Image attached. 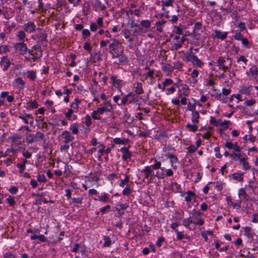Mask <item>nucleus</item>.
Masks as SVG:
<instances>
[{
    "instance_id": "nucleus-1",
    "label": "nucleus",
    "mask_w": 258,
    "mask_h": 258,
    "mask_svg": "<svg viewBox=\"0 0 258 258\" xmlns=\"http://www.w3.org/2000/svg\"><path fill=\"white\" fill-rule=\"evenodd\" d=\"M106 105L108 107H99L94 110L91 113L92 118L94 119L100 120L101 119V115H102L104 112H110L113 109L112 105L109 102H108Z\"/></svg>"
},
{
    "instance_id": "nucleus-11",
    "label": "nucleus",
    "mask_w": 258,
    "mask_h": 258,
    "mask_svg": "<svg viewBox=\"0 0 258 258\" xmlns=\"http://www.w3.org/2000/svg\"><path fill=\"white\" fill-rule=\"evenodd\" d=\"M111 80L113 87L116 88L118 91L121 92V87L123 85V81L120 79H117V77L115 76H112Z\"/></svg>"
},
{
    "instance_id": "nucleus-21",
    "label": "nucleus",
    "mask_w": 258,
    "mask_h": 258,
    "mask_svg": "<svg viewBox=\"0 0 258 258\" xmlns=\"http://www.w3.org/2000/svg\"><path fill=\"white\" fill-rule=\"evenodd\" d=\"M252 91V86L251 85H249L248 86H243L239 90V92L241 94H246L247 95H250Z\"/></svg>"
},
{
    "instance_id": "nucleus-34",
    "label": "nucleus",
    "mask_w": 258,
    "mask_h": 258,
    "mask_svg": "<svg viewBox=\"0 0 258 258\" xmlns=\"http://www.w3.org/2000/svg\"><path fill=\"white\" fill-rule=\"evenodd\" d=\"M98 147L100 148V149L98 151V159L99 161H101L102 160V154L104 152V148H105V147L103 144H100Z\"/></svg>"
},
{
    "instance_id": "nucleus-63",
    "label": "nucleus",
    "mask_w": 258,
    "mask_h": 258,
    "mask_svg": "<svg viewBox=\"0 0 258 258\" xmlns=\"http://www.w3.org/2000/svg\"><path fill=\"white\" fill-rule=\"evenodd\" d=\"M3 256L5 258H16V255L12 252H8L4 253Z\"/></svg>"
},
{
    "instance_id": "nucleus-56",
    "label": "nucleus",
    "mask_w": 258,
    "mask_h": 258,
    "mask_svg": "<svg viewBox=\"0 0 258 258\" xmlns=\"http://www.w3.org/2000/svg\"><path fill=\"white\" fill-rule=\"evenodd\" d=\"M112 55L113 58H116L119 55L118 50L116 47L115 48H112L111 50H109Z\"/></svg>"
},
{
    "instance_id": "nucleus-23",
    "label": "nucleus",
    "mask_w": 258,
    "mask_h": 258,
    "mask_svg": "<svg viewBox=\"0 0 258 258\" xmlns=\"http://www.w3.org/2000/svg\"><path fill=\"white\" fill-rule=\"evenodd\" d=\"M25 30L27 32H33L35 31L36 26L33 22H28L25 25Z\"/></svg>"
},
{
    "instance_id": "nucleus-5",
    "label": "nucleus",
    "mask_w": 258,
    "mask_h": 258,
    "mask_svg": "<svg viewBox=\"0 0 258 258\" xmlns=\"http://www.w3.org/2000/svg\"><path fill=\"white\" fill-rule=\"evenodd\" d=\"M183 33H172L171 36L173 38L172 43L174 45L175 48L178 49L181 47L182 43L185 40Z\"/></svg>"
},
{
    "instance_id": "nucleus-43",
    "label": "nucleus",
    "mask_w": 258,
    "mask_h": 258,
    "mask_svg": "<svg viewBox=\"0 0 258 258\" xmlns=\"http://www.w3.org/2000/svg\"><path fill=\"white\" fill-rule=\"evenodd\" d=\"M130 181V176L127 175H125V178L121 180L119 185L121 187H123L125 184H126Z\"/></svg>"
},
{
    "instance_id": "nucleus-4",
    "label": "nucleus",
    "mask_w": 258,
    "mask_h": 258,
    "mask_svg": "<svg viewBox=\"0 0 258 258\" xmlns=\"http://www.w3.org/2000/svg\"><path fill=\"white\" fill-rule=\"evenodd\" d=\"M185 59L187 61L191 62L194 67L202 68L204 66V62L191 51L186 54Z\"/></svg>"
},
{
    "instance_id": "nucleus-64",
    "label": "nucleus",
    "mask_w": 258,
    "mask_h": 258,
    "mask_svg": "<svg viewBox=\"0 0 258 258\" xmlns=\"http://www.w3.org/2000/svg\"><path fill=\"white\" fill-rule=\"evenodd\" d=\"M212 128H211L203 135V137L206 139H209L212 136Z\"/></svg>"
},
{
    "instance_id": "nucleus-18",
    "label": "nucleus",
    "mask_w": 258,
    "mask_h": 258,
    "mask_svg": "<svg viewBox=\"0 0 258 258\" xmlns=\"http://www.w3.org/2000/svg\"><path fill=\"white\" fill-rule=\"evenodd\" d=\"M61 135L63 136V142L66 144H68L69 143L72 142L75 139V138L71 135L69 131H66L62 132Z\"/></svg>"
},
{
    "instance_id": "nucleus-6",
    "label": "nucleus",
    "mask_w": 258,
    "mask_h": 258,
    "mask_svg": "<svg viewBox=\"0 0 258 258\" xmlns=\"http://www.w3.org/2000/svg\"><path fill=\"white\" fill-rule=\"evenodd\" d=\"M174 85L178 88V97H187L190 94V89L188 85L185 84H181L178 85L174 83Z\"/></svg>"
},
{
    "instance_id": "nucleus-52",
    "label": "nucleus",
    "mask_w": 258,
    "mask_h": 258,
    "mask_svg": "<svg viewBox=\"0 0 258 258\" xmlns=\"http://www.w3.org/2000/svg\"><path fill=\"white\" fill-rule=\"evenodd\" d=\"M164 71L168 72L171 73L173 71V67L169 64H166L162 67Z\"/></svg>"
},
{
    "instance_id": "nucleus-9",
    "label": "nucleus",
    "mask_w": 258,
    "mask_h": 258,
    "mask_svg": "<svg viewBox=\"0 0 258 258\" xmlns=\"http://www.w3.org/2000/svg\"><path fill=\"white\" fill-rule=\"evenodd\" d=\"M21 139L22 136L16 134H14L9 138V139L11 141L12 145H15L16 146H19L21 145Z\"/></svg>"
},
{
    "instance_id": "nucleus-44",
    "label": "nucleus",
    "mask_w": 258,
    "mask_h": 258,
    "mask_svg": "<svg viewBox=\"0 0 258 258\" xmlns=\"http://www.w3.org/2000/svg\"><path fill=\"white\" fill-rule=\"evenodd\" d=\"M27 162V160L25 159L24 160L23 163L22 164L18 163L17 166L18 167L20 168L19 169V172L20 173H22L24 172V171L25 170L26 165L25 164Z\"/></svg>"
},
{
    "instance_id": "nucleus-42",
    "label": "nucleus",
    "mask_w": 258,
    "mask_h": 258,
    "mask_svg": "<svg viewBox=\"0 0 258 258\" xmlns=\"http://www.w3.org/2000/svg\"><path fill=\"white\" fill-rule=\"evenodd\" d=\"M98 198L99 200L103 203L107 202L109 199L106 193H103L101 196H98Z\"/></svg>"
},
{
    "instance_id": "nucleus-16",
    "label": "nucleus",
    "mask_w": 258,
    "mask_h": 258,
    "mask_svg": "<svg viewBox=\"0 0 258 258\" xmlns=\"http://www.w3.org/2000/svg\"><path fill=\"white\" fill-rule=\"evenodd\" d=\"M0 65L3 67V70L6 71L10 68L11 61L7 56H3L0 61Z\"/></svg>"
},
{
    "instance_id": "nucleus-14",
    "label": "nucleus",
    "mask_w": 258,
    "mask_h": 258,
    "mask_svg": "<svg viewBox=\"0 0 258 258\" xmlns=\"http://www.w3.org/2000/svg\"><path fill=\"white\" fill-rule=\"evenodd\" d=\"M120 152L122 153V159L124 161H127L131 158L132 153L128 150V148L123 147L120 148Z\"/></svg>"
},
{
    "instance_id": "nucleus-40",
    "label": "nucleus",
    "mask_w": 258,
    "mask_h": 258,
    "mask_svg": "<svg viewBox=\"0 0 258 258\" xmlns=\"http://www.w3.org/2000/svg\"><path fill=\"white\" fill-rule=\"evenodd\" d=\"M227 33H215L212 35V37L223 40L227 37Z\"/></svg>"
},
{
    "instance_id": "nucleus-8",
    "label": "nucleus",
    "mask_w": 258,
    "mask_h": 258,
    "mask_svg": "<svg viewBox=\"0 0 258 258\" xmlns=\"http://www.w3.org/2000/svg\"><path fill=\"white\" fill-rule=\"evenodd\" d=\"M193 219H192L193 224L195 225H202L204 224V220L202 217L201 213L200 212H194L192 214Z\"/></svg>"
},
{
    "instance_id": "nucleus-46",
    "label": "nucleus",
    "mask_w": 258,
    "mask_h": 258,
    "mask_svg": "<svg viewBox=\"0 0 258 258\" xmlns=\"http://www.w3.org/2000/svg\"><path fill=\"white\" fill-rule=\"evenodd\" d=\"M132 192L131 186L130 185L127 184L126 187L122 191V194L125 196H128Z\"/></svg>"
},
{
    "instance_id": "nucleus-10",
    "label": "nucleus",
    "mask_w": 258,
    "mask_h": 258,
    "mask_svg": "<svg viewBox=\"0 0 258 258\" xmlns=\"http://www.w3.org/2000/svg\"><path fill=\"white\" fill-rule=\"evenodd\" d=\"M217 63L219 69H221L224 71H229L231 64L230 63L228 66L226 64V61L225 59L222 57H219L217 59Z\"/></svg>"
},
{
    "instance_id": "nucleus-59",
    "label": "nucleus",
    "mask_w": 258,
    "mask_h": 258,
    "mask_svg": "<svg viewBox=\"0 0 258 258\" xmlns=\"http://www.w3.org/2000/svg\"><path fill=\"white\" fill-rule=\"evenodd\" d=\"M37 180L40 182H46L47 180L44 174H39L37 175Z\"/></svg>"
},
{
    "instance_id": "nucleus-32",
    "label": "nucleus",
    "mask_w": 258,
    "mask_h": 258,
    "mask_svg": "<svg viewBox=\"0 0 258 258\" xmlns=\"http://www.w3.org/2000/svg\"><path fill=\"white\" fill-rule=\"evenodd\" d=\"M185 127L188 131L192 132L194 133L197 132L198 129L197 124L194 123L193 124H191L190 123H188L186 125Z\"/></svg>"
},
{
    "instance_id": "nucleus-36",
    "label": "nucleus",
    "mask_w": 258,
    "mask_h": 258,
    "mask_svg": "<svg viewBox=\"0 0 258 258\" xmlns=\"http://www.w3.org/2000/svg\"><path fill=\"white\" fill-rule=\"evenodd\" d=\"M135 92L138 95H141L143 93V89L142 87V84L141 82H138L136 87Z\"/></svg>"
},
{
    "instance_id": "nucleus-61",
    "label": "nucleus",
    "mask_w": 258,
    "mask_h": 258,
    "mask_svg": "<svg viewBox=\"0 0 258 258\" xmlns=\"http://www.w3.org/2000/svg\"><path fill=\"white\" fill-rule=\"evenodd\" d=\"M119 43V40H114L113 42L111 43H110L109 45V50H111L112 48H115L116 47L117 44Z\"/></svg>"
},
{
    "instance_id": "nucleus-54",
    "label": "nucleus",
    "mask_w": 258,
    "mask_h": 258,
    "mask_svg": "<svg viewBox=\"0 0 258 258\" xmlns=\"http://www.w3.org/2000/svg\"><path fill=\"white\" fill-rule=\"evenodd\" d=\"M231 157L234 161H238L241 157L240 154L239 153H232L230 154Z\"/></svg>"
},
{
    "instance_id": "nucleus-24",
    "label": "nucleus",
    "mask_w": 258,
    "mask_h": 258,
    "mask_svg": "<svg viewBox=\"0 0 258 258\" xmlns=\"http://www.w3.org/2000/svg\"><path fill=\"white\" fill-rule=\"evenodd\" d=\"M200 114L198 111H194L191 113V121L194 124H198L199 122Z\"/></svg>"
},
{
    "instance_id": "nucleus-62",
    "label": "nucleus",
    "mask_w": 258,
    "mask_h": 258,
    "mask_svg": "<svg viewBox=\"0 0 258 258\" xmlns=\"http://www.w3.org/2000/svg\"><path fill=\"white\" fill-rule=\"evenodd\" d=\"M214 151L215 152V156L218 158H221L222 155L220 153V148L219 147H216L214 148Z\"/></svg>"
},
{
    "instance_id": "nucleus-53",
    "label": "nucleus",
    "mask_w": 258,
    "mask_h": 258,
    "mask_svg": "<svg viewBox=\"0 0 258 258\" xmlns=\"http://www.w3.org/2000/svg\"><path fill=\"white\" fill-rule=\"evenodd\" d=\"M155 163L153 165L151 166V168L153 170L154 169L157 170V169L161 168V162L158 161L156 160H155Z\"/></svg>"
},
{
    "instance_id": "nucleus-26",
    "label": "nucleus",
    "mask_w": 258,
    "mask_h": 258,
    "mask_svg": "<svg viewBox=\"0 0 258 258\" xmlns=\"http://www.w3.org/2000/svg\"><path fill=\"white\" fill-rule=\"evenodd\" d=\"M103 240H104V243L103 244L104 247H109L111 246L112 243L114 242V241L112 242L110 238L106 235L103 236Z\"/></svg>"
},
{
    "instance_id": "nucleus-38",
    "label": "nucleus",
    "mask_w": 258,
    "mask_h": 258,
    "mask_svg": "<svg viewBox=\"0 0 258 258\" xmlns=\"http://www.w3.org/2000/svg\"><path fill=\"white\" fill-rule=\"evenodd\" d=\"M193 223L192 219L190 217L184 219L182 221V225L186 228L190 229L189 226L190 224Z\"/></svg>"
},
{
    "instance_id": "nucleus-22",
    "label": "nucleus",
    "mask_w": 258,
    "mask_h": 258,
    "mask_svg": "<svg viewBox=\"0 0 258 258\" xmlns=\"http://www.w3.org/2000/svg\"><path fill=\"white\" fill-rule=\"evenodd\" d=\"M181 98L180 101L177 98H173L171 100V102L175 105L179 106L180 102L182 105H186L187 104V98L186 97H179Z\"/></svg>"
},
{
    "instance_id": "nucleus-20",
    "label": "nucleus",
    "mask_w": 258,
    "mask_h": 258,
    "mask_svg": "<svg viewBox=\"0 0 258 258\" xmlns=\"http://www.w3.org/2000/svg\"><path fill=\"white\" fill-rule=\"evenodd\" d=\"M247 74L252 79H255L258 75V68L256 66H252L247 72Z\"/></svg>"
},
{
    "instance_id": "nucleus-60",
    "label": "nucleus",
    "mask_w": 258,
    "mask_h": 258,
    "mask_svg": "<svg viewBox=\"0 0 258 258\" xmlns=\"http://www.w3.org/2000/svg\"><path fill=\"white\" fill-rule=\"evenodd\" d=\"M9 51V49L7 45H1L0 46V53H6Z\"/></svg>"
},
{
    "instance_id": "nucleus-55",
    "label": "nucleus",
    "mask_w": 258,
    "mask_h": 258,
    "mask_svg": "<svg viewBox=\"0 0 258 258\" xmlns=\"http://www.w3.org/2000/svg\"><path fill=\"white\" fill-rule=\"evenodd\" d=\"M173 83L172 80L169 78H166L165 79V80L163 82V85L166 88V87L168 86L171 84H172Z\"/></svg>"
},
{
    "instance_id": "nucleus-57",
    "label": "nucleus",
    "mask_w": 258,
    "mask_h": 258,
    "mask_svg": "<svg viewBox=\"0 0 258 258\" xmlns=\"http://www.w3.org/2000/svg\"><path fill=\"white\" fill-rule=\"evenodd\" d=\"M74 112L73 109H69L67 112L65 113V116L70 120H72L73 113Z\"/></svg>"
},
{
    "instance_id": "nucleus-50",
    "label": "nucleus",
    "mask_w": 258,
    "mask_h": 258,
    "mask_svg": "<svg viewBox=\"0 0 258 258\" xmlns=\"http://www.w3.org/2000/svg\"><path fill=\"white\" fill-rule=\"evenodd\" d=\"M173 0H165L162 2V6L170 7L173 6Z\"/></svg>"
},
{
    "instance_id": "nucleus-31",
    "label": "nucleus",
    "mask_w": 258,
    "mask_h": 258,
    "mask_svg": "<svg viewBox=\"0 0 258 258\" xmlns=\"http://www.w3.org/2000/svg\"><path fill=\"white\" fill-rule=\"evenodd\" d=\"M116 58H118V63L120 64L125 65L128 63L127 58L124 55L119 54Z\"/></svg>"
},
{
    "instance_id": "nucleus-28",
    "label": "nucleus",
    "mask_w": 258,
    "mask_h": 258,
    "mask_svg": "<svg viewBox=\"0 0 258 258\" xmlns=\"http://www.w3.org/2000/svg\"><path fill=\"white\" fill-rule=\"evenodd\" d=\"M23 74L27 75V77L31 81H34L36 78V72L34 71H27Z\"/></svg>"
},
{
    "instance_id": "nucleus-3",
    "label": "nucleus",
    "mask_w": 258,
    "mask_h": 258,
    "mask_svg": "<svg viewBox=\"0 0 258 258\" xmlns=\"http://www.w3.org/2000/svg\"><path fill=\"white\" fill-rule=\"evenodd\" d=\"M104 27L105 24L103 23L102 17L98 18L96 23H92L90 25V28L92 31H96L99 29L98 32H109L108 30H104Z\"/></svg>"
},
{
    "instance_id": "nucleus-29",
    "label": "nucleus",
    "mask_w": 258,
    "mask_h": 258,
    "mask_svg": "<svg viewBox=\"0 0 258 258\" xmlns=\"http://www.w3.org/2000/svg\"><path fill=\"white\" fill-rule=\"evenodd\" d=\"M186 196L185 197V201L187 202H190L192 200L195 199L196 195L194 192L192 191H188L186 193Z\"/></svg>"
},
{
    "instance_id": "nucleus-47",
    "label": "nucleus",
    "mask_w": 258,
    "mask_h": 258,
    "mask_svg": "<svg viewBox=\"0 0 258 258\" xmlns=\"http://www.w3.org/2000/svg\"><path fill=\"white\" fill-rule=\"evenodd\" d=\"M141 25L144 28H149L151 26V21L149 20H145L141 21Z\"/></svg>"
},
{
    "instance_id": "nucleus-25",
    "label": "nucleus",
    "mask_w": 258,
    "mask_h": 258,
    "mask_svg": "<svg viewBox=\"0 0 258 258\" xmlns=\"http://www.w3.org/2000/svg\"><path fill=\"white\" fill-rule=\"evenodd\" d=\"M113 142L116 144L126 145L128 144L129 140L125 138H115L113 139Z\"/></svg>"
},
{
    "instance_id": "nucleus-35",
    "label": "nucleus",
    "mask_w": 258,
    "mask_h": 258,
    "mask_svg": "<svg viewBox=\"0 0 258 258\" xmlns=\"http://www.w3.org/2000/svg\"><path fill=\"white\" fill-rule=\"evenodd\" d=\"M166 21L165 20H161L158 21L156 23L157 30L159 32H161L163 29V25L166 23Z\"/></svg>"
},
{
    "instance_id": "nucleus-49",
    "label": "nucleus",
    "mask_w": 258,
    "mask_h": 258,
    "mask_svg": "<svg viewBox=\"0 0 258 258\" xmlns=\"http://www.w3.org/2000/svg\"><path fill=\"white\" fill-rule=\"evenodd\" d=\"M85 123L87 127L91 126L92 124L91 118L89 115H87L85 117Z\"/></svg>"
},
{
    "instance_id": "nucleus-2",
    "label": "nucleus",
    "mask_w": 258,
    "mask_h": 258,
    "mask_svg": "<svg viewBox=\"0 0 258 258\" xmlns=\"http://www.w3.org/2000/svg\"><path fill=\"white\" fill-rule=\"evenodd\" d=\"M26 142L28 144H32L34 142L40 141H45V136L43 133L40 131H37L35 134H29L26 136Z\"/></svg>"
},
{
    "instance_id": "nucleus-13",
    "label": "nucleus",
    "mask_w": 258,
    "mask_h": 258,
    "mask_svg": "<svg viewBox=\"0 0 258 258\" xmlns=\"http://www.w3.org/2000/svg\"><path fill=\"white\" fill-rule=\"evenodd\" d=\"M142 172L144 173V175L145 178H148L150 177V178L152 179L155 176L154 172L153 169L151 168V166H145Z\"/></svg>"
},
{
    "instance_id": "nucleus-45",
    "label": "nucleus",
    "mask_w": 258,
    "mask_h": 258,
    "mask_svg": "<svg viewBox=\"0 0 258 258\" xmlns=\"http://www.w3.org/2000/svg\"><path fill=\"white\" fill-rule=\"evenodd\" d=\"M175 86L174 85L167 89L165 88V90L164 91H165L166 94L167 95H170L174 93V92L175 91Z\"/></svg>"
},
{
    "instance_id": "nucleus-41",
    "label": "nucleus",
    "mask_w": 258,
    "mask_h": 258,
    "mask_svg": "<svg viewBox=\"0 0 258 258\" xmlns=\"http://www.w3.org/2000/svg\"><path fill=\"white\" fill-rule=\"evenodd\" d=\"M244 235L248 238H252L253 237V234L250 232L251 228L250 227L246 226L244 228Z\"/></svg>"
},
{
    "instance_id": "nucleus-48",
    "label": "nucleus",
    "mask_w": 258,
    "mask_h": 258,
    "mask_svg": "<svg viewBox=\"0 0 258 258\" xmlns=\"http://www.w3.org/2000/svg\"><path fill=\"white\" fill-rule=\"evenodd\" d=\"M230 205H231L234 209H239L241 208V201L239 200L237 203L233 202H231Z\"/></svg>"
},
{
    "instance_id": "nucleus-17",
    "label": "nucleus",
    "mask_w": 258,
    "mask_h": 258,
    "mask_svg": "<svg viewBox=\"0 0 258 258\" xmlns=\"http://www.w3.org/2000/svg\"><path fill=\"white\" fill-rule=\"evenodd\" d=\"M238 196L240 199L239 200H241V201L242 200L247 201L249 199V197L246 192L245 188H240L238 189Z\"/></svg>"
},
{
    "instance_id": "nucleus-19",
    "label": "nucleus",
    "mask_w": 258,
    "mask_h": 258,
    "mask_svg": "<svg viewBox=\"0 0 258 258\" xmlns=\"http://www.w3.org/2000/svg\"><path fill=\"white\" fill-rule=\"evenodd\" d=\"M28 53L31 54V55H34L35 56H39V54H40V58L42 55V52L41 51V48L39 46H35L33 47V49H29L28 50Z\"/></svg>"
},
{
    "instance_id": "nucleus-15",
    "label": "nucleus",
    "mask_w": 258,
    "mask_h": 258,
    "mask_svg": "<svg viewBox=\"0 0 258 258\" xmlns=\"http://www.w3.org/2000/svg\"><path fill=\"white\" fill-rule=\"evenodd\" d=\"M166 156L170 159V162L173 168L176 169L177 166L174 165V164L178 162V159L177 157L175 155L170 153L166 154Z\"/></svg>"
},
{
    "instance_id": "nucleus-12",
    "label": "nucleus",
    "mask_w": 258,
    "mask_h": 258,
    "mask_svg": "<svg viewBox=\"0 0 258 258\" xmlns=\"http://www.w3.org/2000/svg\"><path fill=\"white\" fill-rule=\"evenodd\" d=\"M92 6L95 11L100 12L106 9L105 6L100 0H94Z\"/></svg>"
},
{
    "instance_id": "nucleus-30",
    "label": "nucleus",
    "mask_w": 258,
    "mask_h": 258,
    "mask_svg": "<svg viewBox=\"0 0 258 258\" xmlns=\"http://www.w3.org/2000/svg\"><path fill=\"white\" fill-rule=\"evenodd\" d=\"M15 84L19 89H22L25 87V83L21 78L18 77L15 80Z\"/></svg>"
},
{
    "instance_id": "nucleus-27",
    "label": "nucleus",
    "mask_w": 258,
    "mask_h": 258,
    "mask_svg": "<svg viewBox=\"0 0 258 258\" xmlns=\"http://www.w3.org/2000/svg\"><path fill=\"white\" fill-rule=\"evenodd\" d=\"M232 177L233 179L237 180L238 181H243V173L241 172H237L233 173L232 175Z\"/></svg>"
},
{
    "instance_id": "nucleus-39",
    "label": "nucleus",
    "mask_w": 258,
    "mask_h": 258,
    "mask_svg": "<svg viewBox=\"0 0 258 258\" xmlns=\"http://www.w3.org/2000/svg\"><path fill=\"white\" fill-rule=\"evenodd\" d=\"M79 125L77 123H74L71 125L70 130L73 134H77L79 133Z\"/></svg>"
},
{
    "instance_id": "nucleus-51",
    "label": "nucleus",
    "mask_w": 258,
    "mask_h": 258,
    "mask_svg": "<svg viewBox=\"0 0 258 258\" xmlns=\"http://www.w3.org/2000/svg\"><path fill=\"white\" fill-rule=\"evenodd\" d=\"M7 202L9 203L10 206H13L15 205L16 202L15 198L13 197L10 196L6 200Z\"/></svg>"
},
{
    "instance_id": "nucleus-58",
    "label": "nucleus",
    "mask_w": 258,
    "mask_h": 258,
    "mask_svg": "<svg viewBox=\"0 0 258 258\" xmlns=\"http://www.w3.org/2000/svg\"><path fill=\"white\" fill-rule=\"evenodd\" d=\"M175 233L177 235L176 238L177 240H181L182 238H184V234L183 232H180L178 230H176Z\"/></svg>"
},
{
    "instance_id": "nucleus-7",
    "label": "nucleus",
    "mask_w": 258,
    "mask_h": 258,
    "mask_svg": "<svg viewBox=\"0 0 258 258\" xmlns=\"http://www.w3.org/2000/svg\"><path fill=\"white\" fill-rule=\"evenodd\" d=\"M15 51L20 55H24L27 51V47L24 42L16 43L14 44Z\"/></svg>"
},
{
    "instance_id": "nucleus-33",
    "label": "nucleus",
    "mask_w": 258,
    "mask_h": 258,
    "mask_svg": "<svg viewBox=\"0 0 258 258\" xmlns=\"http://www.w3.org/2000/svg\"><path fill=\"white\" fill-rule=\"evenodd\" d=\"M128 207V205L126 203L124 204H119L116 206V210L118 212H120L121 210H124Z\"/></svg>"
},
{
    "instance_id": "nucleus-37",
    "label": "nucleus",
    "mask_w": 258,
    "mask_h": 258,
    "mask_svg": "<svg viewBox=\"0 0 258 258\" xmlns=\"http://www.w3.org/2000/svg\"><path fill=\"white\" fill-rule=\"evenodd\" d=\"M75 28L76 31H79L82 30V32H90L88 29L84 28V25L82 24H76L75 26Z\"/></svg>"
}]
</instances>
